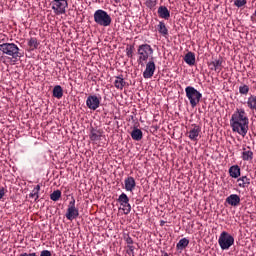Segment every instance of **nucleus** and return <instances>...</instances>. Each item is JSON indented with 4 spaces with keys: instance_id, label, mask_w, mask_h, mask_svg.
<instances>
[{
    "instance_id": "bb28decb",
    "label": "nucleus",
    "mask_w": 256,
    "mask_h": 256,
    "mask_svg": "<svg viewBox=\"0 0 256 256\" xmlns=\"http://www.w3.org/2000/svg\"><path fill=\"white\" fill-rule=\"evenodd\" d=\"M53 97L56 99H61L63 97V88L60 85L54 86Z\"/></svg>"
},
{
    "instance_id": "2f4dec72",
    "label": "nucleus",
    "mask_w": 256,
    "mask_h": 256,
    "mask_svg": "<svg viewBox=\"0 0 256 256\" xmlns=\"http://www.w3.org/2000/svg\"><path fill=\"white\" fill-rule=\"evenodd\" d=\"M234 5L236 7H244V5H247V0H235Z\"/></svg>"
},
{
    "instance_id": "1a4fd4ad",
    "label": "nucleus",
    "mask_w": 256,
    "mask_h": 256,
    "mask_svg": "<svg viewBox=\"0 0 256 256\" xmlns=\"http://www.w3.org/2000/svg\"><path fill=\"white\" fill-rule=\"evenodd\" d=\"M100 105H101V98L97 97V95H90L87 97L86 106L91 111H97Z\"/></svg>"
},
{
    "instance_id": "a878e982",
    "label": "nucleus",
    "mask_w": 256,
    "mask_h": 256,
    "mask_svg": "<svg viewBox=\"0 0 256 256\" xmlns=\"http://www.w3.org/2000/svg\"><path fill=\"white\" fill-rule=\"evenodd\" d=\"M158 33H160V35H169V30L167 29V26L165 25V22L161 21L159 22L158 26Z\"/></svg>"
},
{
    "instance_id": "79ce46f5",
    "label": "nucleus",
    "mask_w": 256,
    "mask_h": 256,
    "mask_svg": "<svg viewBox=\"0 0 256 256\" xmlns=\"http://www.w3.org/2000/svg\"><path fill=\"white\" fill-rule=\"evenodd\" d=\"M3 56H2V54H1V52H0V58H2Z\"/></svg>"
},
{
    "instance_id": "20e7f679",
    "label": "nucleus",
    "mask_w": 256,
    "mask_h": 256,
    "mask_svg": "<svg viewBox=\"0 0 256 256\" xmlns=\"http://www.w3.org/2000/svg\"><path fill=\"white\" fill-rule=\"evenodd\" d=\"M0 51L2 52V55H8V57H12V59H19L20 57H23V54L19 52V46L15 43L0 44Z\"/></svg>"
},
{
    "instance_id": "2eb2a0df",
    "label": "nucleus",
    "mask_w": 256,
    "mask_h": 256,
    "mask_svg": "<svg viewBox=\"0 0 256 256\" xmlns=\"http://www.w3.org/2000/svg\"><path fill=\"white\" fill-rule=\"evenodd\" d=\"M226 203L231 205V207H238V205L241 203V197H239L237 194H231L226 198Z\"/></svg>"
},
{
    "instance_id": "423d86ee",
    "label": "nucleus",
    "mask_w": 256,
    "mask_h": 256,
    "mask_svg": "<svg viewBox=\"0 0 256 256\" xmlns=\"http://www.w3.org/2000/svg\"><path fill=\"white\" fill-rule=\"evenodd\" d=\"M234 244L235 238L231 234H229L227 231L221 232L218 238V245H220V249H222V251H227L228 249H231Z\"/></svg>"
},
{
    "instance_id": "b1692460",
    "label": "nucleus",
    "mask_w": 256,
    "mask_h": 256,
    "mask_svg": "<svg viewBox=\"0 0 256 256\" xmlns=\"http://www.w3.org/2000/svg\"><path fill=\"white\" fill-rule=\"evenodd\" d=\"M189 246V239L182 238L179 240V242L176 244V248L178 251H183V249L187 248Z\"/></svg>"
},
{
    "instance_id": "4c0bfd02",
    "label": "nucleus",
    "mask_w": 256,
    "mask_h": 256,
    "mask_svg": "<svg viewBox=\"0 0 256 256\" xmlns=\"http://www.w3.org/2000/svg\"><path fill=\"white\" fill-rule=\"evenodd\" d=\"M5 197V188H0V199H3Z\"/></svg>"
},
{
    "instance_id": "c85d7f7f",
    "label": "nucleus",
    "mask_w": 256,
    "mask_h": 256,
    "mask_svg": "<svg viewBox=\"0 0 256 256\" xmlns=\"http://www.w3.org/2000/svg\"><path fill=\"white\" fill-rule=\"evenodd\" d=\"M28 46L30 47V49L32 51H35V49H37V47H39V41H37V38H30L28 41Z\"/></svg>"
},
{
    "instance_id": "ea45409f",
    "label": "nucleus",
    "mask_w": 256,
    "mask_h": 256,
    "mask_svg": "<svg viewBox=\"0 0 256 256\" xmlns=\"http://www.w3.org/2000/svg\"><path fill=\"white\" fill-rule=\"evenodd\" d=\"M160 225L163 227V225H165V221L162 220V221L160 222Z\"/></svg>"
},
{
    "instance_id": "412c9836",
    "label": "nucleus",
    "mask_w": 256,
    "mask_h": 256,
    "mask_svg": "<svg viewBox=\"0 0 256 256\" xmlns=\"http://www.w3.org/2000/svg\"><path fill=\"white\" fill-rule=\"evenodd\" d=\"M131 137L134 141H141L143 139V131L139 128H134L131 132Z\"/></svg>"
},
{
    "instance_id": "39448f33",
    "label": "nucleus",
    "mask_w": 256,
    "mask_h": 256,
    "mask_svg": "<svg viewBox=\"0 0 256 256\" xmlns=\"http://www.w3.org/2000/svg\"><path fill=\"white\" fill-rule=\"evenodd\" d=\"M185 93L192 108H195L196 105H199L203 97V94H201V92H199L193 86H187L185 88Z\"/></svg>"
},
{
    "instance_id": "c9c22d12",
    "label": "nucleus",
    "mask_w": 256,
    "mask_h": 256,
    "mask_svg": "<svg viewBox=\"0 0 256 256\" xmlns=\"http://www.w3.org/2000/svg\"><path fill=\"white\" fill-rule=\"evenodd\" d=\"M125 241H126L127 245H133V238H131V236H127L125 238Z\"/></svg>"
},
{
    "instance_id": "f257e3e1",
    "label": "nucleus",
    "mask_w": 256,
    "mask_h": 256,
    "mask_svg": "<svg viewBox=\"0 0 256 256\" xmlns=\"http://www.w3.org/2000/svg\"><path fill=\"white\" fill-rule=\"evenodd\" d=\"M230 127L234 133H238L241 137L247 135L249 132V117L247 116L245 109H236L230 119Z\"/></svg>"
},
{
    "instance_id": "0eeeda50",
    "label": "nucleus",
    "mask_w": 256,
    "mask_h": 256,
    "mask_svg": "<svg viewBox=\"0 0 256 256\" xmlns=\"http://www.w3.org/2000/svg\"><path fill=\"white\" fill-rule=\"evenodd\" d=\"M69 7V3L67 0H53L52 1V10L56 15H65L67 8Z\"/></svg>"
},
{
    "instance_id": "6ab92c4d",
    "label": "nucleus",
    "mask_w": 256,
    "mask_h": 256,
    "mask_svg": "<svg viewBox=\"0 0 256 256\" xmlns=\"http://www.w3.org/2000/svg\"><path fill=\"white\" fill-rule=\"evenodd\" d=\"M158 15L161 19H166L168 20L169 17H171V12L166 6H160L158 8Z\"/></svg>"
},
{
    "instance_id": "f3484780",
    "label": "nucleus",
    "mask_w": 256,
    "mask_h": 256,
    "mask_svg": "<svg viewBox=\"0 0 256 256\" xmlns=\"http://www.w3.org/2000/svg\"><path fill=\"white\" fill-rule=\"evenodd\" d=\"M125 85H127V82L125 79H123V76H116L114 80V87L118 89L119 91H123Z\"/></svg>"
},
{
    "instance_id": "4468645a",
    "label": "nucleus",
    "mask_w": 256,
    "mask_h": 256,
    "mask_svg": "<svg viewBox=\"0 0 256 256\" xmlns=\"http://www.w3.org/2000/svg\"><path fill=\"white\" fill-rule=\"evenodd\" d=\"M89 137L90 141H93V143H97V141H101V137H103V132L101 130L91 128Z\"/></svg>"
},
{
    "instance_id": "7c9ffc66",
    "label": "nucleus",
    "mask_w": 256,
    "mask_h": 256,
    "mask_svg": "<svg viewBox=\"0 0 256 256\" xmlns=\"http://www.w3.org/2000/svg\"><path fill=\"white\" fill-rule=\"evenodd\" d=\"M240 95H247L249 93V86L247 84H243L239 87Z\"/></svg>"
},
{
    "instance_id": "f704fd0d",
    "label": "nucleus",
    "mask_w": 256,
    "mask_h": 256,
    "mask_svg": "<svg viewBox=\"0 0 256 256\" xmlns=\"http://www.w3.org/2000/svg\"><path fill=\"white\" fill-rule=\"evenodd\" d=\"M75 207V198H72V200L69 202L68 209H73Z\"/></svg>"
},
{
    "instance_id": "aec40b11",
    "label": "nucleus",
    "mask_w": 256,
    "mask_h": 256,
    "mask_svg": "<svg viewBox=\"0 0 256 256\" xmlns=\"http://www.w3.org/2000/svg\"><path fill=\"white\" fill-rule=\"evenodd\" d=\"M229 175L233 179L241 177V168L238 165H233L229 168Z\"/></svg>"
},
{
    "instance_id": "5701e85b",
    "label": "nucleus",
    "mask_w": 256,
    "mask_h": 256,
    "mask_svg": "<svg viewBox=\"0 0 256 256\" xmlns=\"http://www.w3.org/2000/svg\"><path fill=\"white\" fill-rule=\"evenodd\" d=\"M184 61L185 63H187V65H190V66L195 65V53L188 52L184 57Z\"/></svg>"
},
{
    "instance_id": "a19ab883",
    "label": "nucleus",
    "mask_w": 256,
    "mask_h": 256,
    "mask_svg": "<svg viewBox=\"0 0 256 256\" xmlns=\"http://www.w3.org/2000/svg\"><path fill=\"white\" fill-rule=\"evenodd\" d=\"M163 256H169V254L167 252H164Z\"/></svg>"
},
{
    "instance_id": "f03ea898",
    "label": "nucleus",
    "mask_w": 256,
    "mask_h": 256,
    "mask_svg": "<svg viewBox=\"0 0 256 256\" xmlns=\"http://www.w3.org/2000/svg\"><path fill=\"white\" fill-rule=\"evenodd\" d=\"M153 53H154L153 47H151V45L149 44H141L140 46H138V49H137L138 65H141V67H145V63H147L149 59H153Z\"/></svg>"
},
{
    "instance_id": "a211bd4d",
    "label": "nucleus",
    "mask_w": 256,
    "mask_h": 256,
    "mask_svg": "<svg viewBox=\"0 0 256 256\" xmlns=\"http://www.w3.org/2000/svg\"><path fill=\"white\" fill-rule=\"evenodd\" d=\"M79 217V209L77 208H68L66 212V219L68 221H73V219H77Z\"/></svg>"
},
{
    "instance_id": "9b49d317",
    "label": "nucleus",
    "mask_w": 256,
    "mask_h": 256,
    "mask_svg": "<svg viewBox=\"0 0 256 256\" xmlns=\"http://www.w3.org/2000/svg\"><path fill=\"white\" fill-rule=\"evenodd\" d=\"M201 133V126L192 124L188 131V137L190 141H199V135Z\"/></svg>"
},
{
    "instance_id": "f8f14e48",
    "label": "nucleus",
    "mask_w": 256,
    "mask_h": 256,
    "mask_svg": "<svg viewBox=\"0 0 256 256\" xmlns=\"http://www.w3.org/2000/svg\"><path fill=\"white\" fill-rule=\"evenodd\" d=\"M208 65L211 71H215L216 73H221V71H223V59H215Z\"/></svg>"
},
{
    "instance_id": "c756f323",
    "label": "nucleus",
    "mask_w": 256,
    "mask_h": 256,
    "mask_svg": "<svg viewBox=\"0 0 256 256\" xmlns=\"http://www.w3.org/2000/svg\"><path fill=\"white\" fill-rule=\"evenodd\" d=\"M50 199H51V201H59V199H61V192H60V190L54 191L50 195Z\"/></svg>"
},
{
    "instance_id": "72a5a7b5",
    "label": "nucleus",
    "mask_w": 256,
    "mask_h": 256,
    "mask_svg": "<svg viewBox=\"0 0 256 256\" xmlns=\"http://www.w3.org/2000/svg\"><path fill=\"white\" fill-rule=\"evenodd\" d=\"M127 247H128L127 254H128V255L135 256V246H133V245H127Z\"/></svg>"
},
{
    "instance_id": "9d476101",
    "label": "nucleus",
    "mask_w": 256,
    "mask_h": 256,
    "mask_svg": "<svg viewBox=\"0 0 256 256\" xmlns=\"http://www.w3.org/2000/svg\"><path fill=\"white\" fill-rule=\"evenodd\" d=\"M157 67L155 66V60L151 58L147 63H146V68L143 72V77L144 79H151L153 75H155V70Z\"/></svg>"
},
{
    "instance_id": "58836bf2",
    "label": "nucleus",
    "mask_w": 256,
    "mask_h": 256,
    "mask_svg": "<svg viewBox=\"0 0 256 256\" xmlns=\"http://www.w3.org/2000/svg\"><path fill=\"white\" fill-rule=\"evenodd\" d=\"M19 256H37V254L35 252L34 253H30V254L22 253Z\"/></svg>"
},
{
    "instance_id": "cd10ccee",
    "label": "nucleus",
    "mask_w": 256,
    "mask_h": 256,
    "mask_svg": "<svg viewBox=\"0 0 256 256\" xmlns=\"http://www.w3.org/2000/svg\"><path fill=\"white\" fill-rule=\"evenodd\" d=\"M39 191H41V185L38 184L29 194L30 199H34V201H37V199H39Z\"/></svg>"
},
{
    "instance_id": "6e6552de",
    "label": "nucleus",
    "mask_w": 256,
    "mask_h": 256,
    "mask_svg": "<svg viewBox=\"0 0 256 256\" xmlns=\"http://www.w3.org/2000/svg\"><path fill=\"white\" fill-rule=\"evenodd\" d=\"M118 203L121 205L124 215H129L131 213V204L129 203V196H127V194H120L118 197Z\"/></svg>"
},
{
    "instance_id": "393cba45",
    "label": "nucleus",
    "mask_w": 256,
    "mask_h": 256,
    "mask_svg": "<svg viewBox=\"0 0 256 256\" xmlns=\"http://www.w3.org/2000/svg\"><path fill=\"white\" fill-rule=\"evenodd\" d=\"M247 107L251 109V111H256V96L250 95L247 99Z\"/></svg>"
},
{
    "instance_id": "dca6fc26",
    "label": "nucleus",
    "mask_w": 256,
    "mask_h": 256,
    "mask_svg": "<svg viewBox=\"0 0 256 256\" xmlns=\"http://www.w3.org/2000/svg\"><path fill=\"white\" fill-rule=\"evenodd\" d=\"M242 161H253V151L250 147L243 148L242 154H241Z\"/></svg>"
},
{
    "instance_id": "e433bc0d",
    "label": "nucleus",
    "mask_w": 256,
    "mask_h": 256,
    "mask_svg": "<svg viewBox=\"0 0 256 256\" xmlns=\"http://www.w3.org/2000/svg\"><path fill=\"white\" fill-rule=\"evenodd\" d=\"M40 256H51V251L43 250L41 251Z\"/></svg>"
},
{
    "instance_id": "473e14b6",
    "label": "nucleus",
    "mask_w": 256,
    "mask_h": 256,
    "mask_svg": "<svg viewBox=\"0 0 256 256\" xmlns=\"http://www.w3.org/2000/svg\"><path fill=\"white\" fill-rule=\"evenodd\" d=\"M133 49H135V47L133 45L126 47L127 57H133Z\"/></svg>"
},
{
    "instance_id": "7ed1b4c3",
    "label": "nucleus",
    "mask_w": 256,
    "mask_h": 256,
    "mask_svg": "<svg viewBox=\"0 0 256 256\" xmlns=\"http://www.w3.org/2000/svg\"><path fill=\"white\" fill-rule=\"evenodd\" d=\"M94 23L99 27H109L113 23V18L103 9H98L94 12Z\"/></svg>"
},
{
    "instance_id": "ddd939ff",
    "label": "nucleus",
    "mask_w": 256,
    "mask_h": 256,
    "mask_svg": "<svg viewBox=\"0 0 256 256\" xmlns=\"http://www.w3.org/2000/svg\"><path fill=\"white\" fill-rule=\"evenodd\" d=\"M135 187H137V183L135 182V178L132 176L125 178L124 180V189L126 191L133 192L135 190Z\"/></svg>"
},
{
    "instance_id": "4be33fe9",
    "label": "nucleus",
    "mask_w": 256,
    "mask_h": 256,
    "mask_svg": "<svg viewBox=\"0 0 256 256\" xmlns=\"http://www.w3.org/2000/svg\"><path fill=\"white\" fill-rule=\"evenodd\" d=\"M238 186L242 189H245L248 185H251V179L247 178V176H242L237 179Z\"/></svg>"
}]
</instances>
